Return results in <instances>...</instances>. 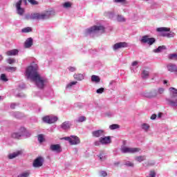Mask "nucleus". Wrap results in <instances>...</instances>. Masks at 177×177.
Returning <instances> with one entry per match:
<instances>
[{
	"instance_id": "1",
	"label": "nucleus",
	"mask_w": 177,
	"mask_h": 177,
	"mask_svg": "<svg viewBox=\"0 0 177 177\" xmlns=\"http://www.w3.org/2000/svg\"><path fill=\"white\" fill-rule=\"evenodd\" d=\"M26 75L28 78H30V80L32 81V82H35L39 89H44V88H45L46 79L42 77L41 75L38 73L37 67L32 66H28L26 69Z\"/></svg>"
},
{
	"instance_id": "2",
	"label": "nucleus",
	"mask_w": 177,
	"mask_h": 177,
	"mask_svg": "<svg viewBox=\"0 0 177 177\" xmlns=\"http://www.w3.org/2000/svg\"><path fill=\"white\" fill-rule=\"evenodd\" d=\"M52 15H55L53 10L46 11L45 13H33L31 15H27L25 17L26 20H44V19H49Z\"/></svg>"
},
{
	"instance_id": "3",
	"label": "nucleus",
	"mask_w": 177,
	"mask_h": 177,
	"mask_svg": "<svg viewBox=\"0 0 177 177\" xmlns=\"http://www.w3.org/2000/svg\"><path fill=\"white\" fill-rule=\"evenodd\" d=\"M169 97L167 98L166 101L169 106L175 107V106H177V89L174 87H171L169 88Z\"/></svg>"
},
{
	"instance_id": "4",
	"label": "nucleus",
	"mask_w": 177,
	"mask_h": 177,
	"mask_svg": "<svg viewBox=\"0 0 177 177\" xmlns=\"http://www.w3.org/2000/svg\"><path fill=\"white\" fill-rule=\"evenodd\" d=\"M158 32H162V37H167V38H172L174 35L171 33V28L167 27L158 28L156 29Z\"/></svg>"
},
{
	"instance_id": "5",
	"label": "nucleus",
	"mask_w": 177,
	"mask_h": 177,
	"mask_svg": "<svg viewBox=\"0 0 177 177\" xmlns=\"http://www.w3.org/2000/svg\"><path fill=\"white\" fill-rule=\"evenodd\" d=\"M165 89L164 88H159L158 91L153 90L152 91H149L147 93H145V97H156L158 95H162L164 93Z\"/></svg>"
},
{
	"instance_id": "6",
	"label": "nucleus",
	"mask_w": 177,
	"mask_h": 177,
	"mask_svg": "<svg viewBox=\"0 0 177 177\" xmlns=\"http://www.w3.org/2000/svg\"><path fill=\"white\" fill-rule=\"evenodd\" d=\"M97 31H102L104 32V26H94L86 30V34H92V32H97Z\"/></svg>"
},
{
	"instance_id": "7",
	"label": "nucleus",
	"mask_w": 177,
	"mask_h": 177,
	"mask_svg": "<svg viewBox=\"0 0 177 177\" xmlns=\"http://www.w3.org/2000/svg\"><path fill=\"white\" fill-rule=\"evenodd\" d=\"M42 121L46 124H55L57 121V117L46 115L42 118Z\"/></svg>"
},
{
	"instance_id": "8",
	"label": "nucleus",
	"mask_w": 177,
	"mask_h": 177,
	"mask_svg": "<svg viewBox=\"0 0 177 177\" xmlns=\"http://www.w3.org/2000/svg\"><path fill=\"white\" fill-rule=\"evenodd\" d=\"M26 131L27 130L26 128L21 127L19 132L13 133L11 136L13 138V139H20V138H21V136H23Z\"/></svg>"
},
{
	"instance_id": "9",
	"label": "nucleus",
	"mask_w": 177,
	"mask_h": 177,
	"mask_svg": "<svg viewBox=\"0 0 177 177\" xmlns=\"http://www.w3.org/2000/svg\"><path fill=\"white\" fill-rule=\"evenodd\" d=\"M44 158L41 156L37 157L36 159H35L32 163L34 168H41V167L44 165Z\"/></svg>"
},
{
	"instance_id": "10",
	"label": "nucleus",
	"mask_w": 177,
	"mask_h": 177,
	"mask_svg": "<svg viewBox=\"0 0 177 177\" xmlns=\"http://www.w3.org/2000/svg\"><path fill=\"white\" fill-rule=\"evenodd\" d=\"M141 42L143 44H148V45H153L156 42V39L154 37H149V36L145 35L142 37Z\"/></svg>"
},
{
	"instance_id": "11",
	"label": "nucleus",
	"mask_w": 177,
	"mask_h": 177,
	"mask_svg": "<svg viewBox=\"0 0 177 177\" xmlns=\"http://www.w3.org/2000/svg\"><path fill=\"white\" fill-rule=\"evenodd\" d=\"M122 153H131L133 154V153H138L140 151V148H131V147H123L122 149Z\"/></svg>"
},
{
	"instance_id": "12",
	"label": "nucleus",
	"mask_w": 177,
	"mask_h": 177,
	"mask_svg": "<svg viewBox=\"0 0 177 177\" xmlns=\"http://www.w3.org/2000/svg\"><path fill=\"white\" fill-rule=\"evenodd\" d=\"M50 150L51 151H55L56 153H62V151H63V149H62V146L59 144L51 145L50 146Z\"/></svg>"
},
{
	"instance_id": "13",
	"label": "nucleus",
	"mask_w": 177,
	"mask_h": 177,
	"mask_svg": "<svg viewBox=\"0 0 177 177\" xmlns=\"http://www.w3.org/2000/svg\"><path fill=\"white\" fill-rule=\"evenodd\" d=\"M128 46V44L127 42H119L116 43L113 45V50H117L118 49H121V48H127Z\"/></svg>"
},
{
	"instance_id": "14",
	"label": "nucleus",
	"mask_w": 177,
	"mask_h": 177,
	"mask_svg": "<svg viewBox=\"0 0 177 177\" xmlns=\"http://www.w3.org/2000/svg\"><path fill=\"white\" fill-rule=\"evenodd\" d=\"M21 0H19L17 4H16V8L17 10L18 15H20V16H23L24 14V9L21 8Z\"/></svg>"
},
{
	"instance_id": "15",
	"label": "nucleus",
	"mask_w": 177,
	"mask_h": 177,
	"mask_svg": "<svg viewBox=\"0 0 177 177\" xmlns=\"http://www.w3.org/2000/svg\"><path fill=\"white\" fill-rule=\"evenodd\" d=\"M92 135L94 138H100V136H104V130L100 129L92 132Z\"/></svg>"
},
{
	"instance_id": "16",
	"label": "nucleus",
	"mask_w": 177,
	"mask_h": 177,
	"mask_svg": "<svg viewBox=\"0 0 177 177\" xmlns=\"http://www.w3.org/2000/svg\"><path fill=\"white\" fill-rule=\"evenodd\" d=\"M80 138H78L77 136H71L70 145L72 146L74 145H80Z\"/></svg>"
},
{
	"instance_id": "17",
	"label": "nucleus",
	"mask_w": 177,
	"mask_h": 177,
	"mask_svg": "<svg viewBox=\"0 0 177 177\" xmlns=\"http://www.w3.org/2000/svg\"><path fill=\"white\" fill-rule=\"evenodd\" d=\"M111 142V138L110 136H106L100 138V142L102 145H109Z\"/></svg>"
},
{
	"instance_id": "18",
	"label": "nucleus",
	"mask_w": 177,
	"mask_h": 177,
	"mask_svg": "<svg viewBox=\"0 0 177 177\" xmlns=\"http://www.w3.org/2000/svg\"><path fill=\"white\" fill-rule=\"evenodd\" d=\"M33 40L32 37L28 38L24 43V48H31L32 46Z\"/></svg>"
},
{
	"instance_id": "19",
	"label": "nucleus",
	"mask_w": 177,
	"mask_h": 177,
	"mask_svg": "<svg viewBox=\"0 0 177 177\" xmlns=\"http://www.w3.org/2000/svg\"><path fill=\"white\" fill-rule=\"evenodd\" d=\"M168 71L170 73H176L177 71V66L174 64H169L167 66Z\"/></svg>"
},
{
	"instance_id": "20",
	"label": "nucleus",
	"mask_w": 177,
	"mask_h": 177,
	"mask_svg": "<svg viewBox=\"0 0 177 177\" xmlns=\"http://www.w3.org/2000/svg\"><path fill=\"white\" fill-rule=\"evenodd\" d=\"M20 154H21V151H18L17 152H14L12 153H10L8 155V158L10 160H12V158H16V157L20 156Z\"/></svg>"
},
{
	"instance_id": "21",
	"label": "nucleus",
	"mask_w": 177,
	"mask_h": 177,
	"mask_svg": "<svg viewBox=\"0 0 177 177\" xmlns=\"http://www.w3.org/2000/svg\"><path fill=\"white\" fill-rule=\"evenodd\" d=\"M70 127H71V124L69 121H66L61 124L62 129H70Z\"/></svg>"
},
{
	"instance_id": "22",
	"label": "nucleus",
	"mask_w": 177,
	"mask_h": 177,
	"mask_svg": "<svg viewBox=\"0 0 177 177\" xmlns=\"http://www.w3.org/2000/svg\"><path fill=\"white\" fill-rule=\"evenodd\" d=\"M19 53V50L17 49L9 50L6 53L8 56H16Z\"/></svg>"
},
{
	"instance_id": "23",
	"label": "nucleus",
	"mask_w": 177,
	"mask_h": 177,
	"mask_svg": "<svg viewBox=\"0 0 177 177\" xmlns=\"http://www.w3.org/2000/svg\"><path fill=\"white\" fill-rule=\"evenodd\" d=\"M73 78L77 80V81H82V80H84V75L81 73H75L73 75Z\"/></svg>"
},
{
	"instance_id": "24",
	"label": "nucleus",
	"mask_w": 177,
	"mask_h": 177,
	"mask_svg": "<svg viewBox=\"0 0 177 177\" xmlns=\"http://www.w3.org/2000/svg\"><path fill=\"white\" fill-rule=\"evenodd\" d=\"M165 49H167V47H165V46H160L158 48L153 50V52L155 53H160V52H161V50H164Z\"/></svg>"
},
{
	"instance_id": "25",
	"label": "nucleus",
	"mask_w": 177,
	"mask_h": 177,
	"mask_svg": "<svg viewBox=\"0 0 177 177\" xmlns=\"http://www.w3.org/2000/svg\"><path fill=\"white\" fill-rule=\"evenodd\" d=\"M91 81L92 82H100V77L97 75H93L91 76Z\"/></svg>"
},
{
	"instance_id": "26",
	"label": "nucleus",
	"mask_w": 177,
	"mask_h": 177,
	"mask_svg": "<svg viewBox=\"0 0 177 177\" xmlns=\"http://www.w3.org/2000/svg\"><path fill=\"white\" fill-rule=\"evenodd\" d=\"M135 160L138 162H142V161H145V160H146V156H136L135 158Z\"/></svg>"
},
{
	"instance_id": "27",
	"label": "nucleus",
	"mask_w": 177,
	"mask_h": 177,
	"mask_svg": "<svg viewBox=\"0 0 177 177\" xmlns=\"http://www.w3.org/2000/svg\"><path fill=\"white\" fill-rule=\"evenodd\" d=\"M169 60H177V54H170L168 55Z\"/></svg>"
},
{
	"instance_id": "28",
	"label": "nucleus",
	"mask_w": 177,
	"mask_h": 177,
	"mask_svg": "<svg viewBox=\"0 0 177 177\" xmlns=\"http://www.w3.org/2000/svg\"><path fill=\"white\" fill-rule=\"evenodd\" d=\"M32 31V28L30 27H26L21 30V32H31Z\"/></svg>"
},
{
	"instance_id": "29",
	"label": "nucleus",
	"mask_w": 177,
	"mask_h": 177,
	"mask_svg": "<svg viewBox=\"0 0 177 177\" xmlns=\"http://www.w3.org/2000/svg\"><path fill=\"white\" fill-rule=\"evenodd\" d=\"M142 128L144 129V131H149V129L150 128V125L148 124L144 123L142 124Z\"/></svg>"
},
{
	"instance_id": "30",
	"label": "nucleus",
	"mask_w": 177,
	"mask_h": 177,
	"mask_svg": "<svg viewBox=\"0 0 177 177\" xmlns=\"http://www.w3.org/2000/svg\"><path fill=\"white\" fill-rule=\"evenodd\" d=\"M113 2L115 3H122V5H125V3H127V0H113Z\"/></svg>"
},
{
	"instance_id": "31",
	"label": "nucleus",
	"mask_w": 177,
	"mask_h": 177,
	"mask_svg": "<svg viewBox=\"0 0 177 177\" xmlns=\"http://www.w3.org/2000/svg\"><path fill=\"white\" fill-rule=\"evenodd\" d=\"M99 176L100 177H106L107 176V171H101L99 172Z\"/></svg>"
},
{
	"instance_id": "32",
	"label": "nucleus",
	"mask_w": 177,
	"mask_h": 177,
	"mask_svg": "<svg viewBox=\"0 0 177 177\" xmlns=\"http://www.w3.org/2000/svg\"><path fill=\"white\" fill-rule=\"evenodd\" d=\"M30 176V173L28 171L24 172L18 176V177H28Z\"/></svg>"
},
{
	"instance_id": "33",
	"label": "nucleus",
	"mask_w": 177,
	"mask_h": 177,
	"mask_svg": "<svg viewBox=\"0 0 177 177\" xmlns=\"http://www.w3.org/2000/svg\"><path fill=\"white\" fill-rule=\"evenodd\" d=\"M142 78H147V77H149V71H142Z\"/></svg>"
},
{
	"instance_id": "34",
	"label": "nucleus",
	"mask_w": 177,
	"mask_h": 177,
	"mask_svg": "<svg viewBox=\"0 0 177 177\" xmlns=\"http://www.w3.org/2000/svg\"><path fill=\"white\" fill-rule=\"evenodd\" d=\"M7 62L8 64H13V63H16V59L14 58H9L7 59Z\"/></svg>"
},
{
	"instance_id": "35",
	"label": "nucleus",
	"mask_w": 177,
	"mask_h": 177,
	"mask_svg": "<svg viewBox=\"0 0 177 177\" xmlns=\"http://www.w3.org/2000/svg\"><path fill=\"white\" fill-rule=\"evenodd\" d=\"M117 20L120 22L125 21V19L122 17V15H118Z\"/></svg>"
},
{
	"instance_id": "36",
	"label": "nucleus",
	"mask_w": 177,
	"mask_h": 177,
	"mask_svg": "<svg viewBox=\"0 0 177 177\" xmlns=\"http://www.w3.org/2000/svg\"><path fill=\"white\" fill-rule=\"evenodd\" d=\"M1 81L6 82L8 81V77H6V75H5L4 73L1 74Z\"/></svg>"
},
{
	"instance_id": "37",
	"label": "nucleus",
	"mask_w": 177,
	"mask_h": 177,
	"mask_svg": "<svg viewBox=\"0 0 177 177\" xmlns=\"http://www.w3.org/2000/svg\"><path fill=\"white\" fill-rule=\"evenodd\" d=\"M110 129H118L120 128V125L118 124H112L109 126Z\"/></svg>"
},
{
	"instance_id": "38",
	"label": "nucleus",
	"mask_w": 177,
	"mask_h": 177,
	"mask_svg": "<svg viewBox=\"0 0 177 177\" xmlns=\"http://www.w3.org/2000/svg\"><path fill=\"white\" fill-rule=\"evenodd\" d=\"M6 71H16L17 68L16 67L10 66V67L6 68Z\"/></svg>"
},
{
	"instance_id": "39",
	"label": "nucleus",
	"mask_w": 177,
	"mask_h": 177,
	"mask_svg": "<svg viewBox=\"0 0 177 177\" xmlns=\"http://www.w3.org/2000/svg\"><path fill=\"white\" fill-rule=\"evenodd\" d=\"M86 120V118H85V116H80L78 120H77V122H84V121H85Z\"/></svg>"
},
{
	"instance_id": "40",
	"label": "nucleus",
	"mask_w": 177,
	"mask_h": 177,
	"mask_svg": "<svg viewBox=\"0 0 177 177\" xmlns=\"http://www.w3.org/2000/svg\"><path fill=\"white\" fill-rule=\"evenodd\" d=\"M37 139H38V141L39 142V143H42V142H44V136H42V134H39L37 136Z\"/></svg>"
},
{
	"instance_id": "41",
	"label": "nucleus",
	"mask_w": 177,
	"mask_h": 177,
	"mask_svg": "<svg viewBox=\"0 0 177 177\" xmlns=\"http://www.w3.org/2000/svg\"><path fill=\"white\" fill-rule=\"evenodd\" d=\"M104 153H103V151H101L100 153L99 154L98 157L100 160V161H103V160H105L106 158L103 156Z\"/></svg>"
},
{
	"instance_id": "42",
	"label": "nucleus",
	"mask_w": 177,
	"mask_h": 177,
	"mask_svg": "<svg viewBox=\"0 0 177 177\" xmlns=\"http://www.w3.org/2000/svg\"><path fill=\"white\" fill-rule=\"evenodd\" d=\"M73 85H77V82H71L68 84H67L66 88H71Z\"/></svg>"
},
{
	"instance_id": "43",
	"label": "nucleus",
	"mask_w": 177,
	"mask_h": 177,
	"mask_svg": "<svg viewBox=\"0 0 177 177\" xmlns=\"http://www.w3.org/2000/svg\"><path fill=\"white\" fill-rule=\"evenodd\" d=\"M28 1L31 3V5H38V1L35 0H28Z\"/></svg>"
},
{
	"instance_id": "44",
	"label": "nucleus",
	"mask_w": 177,
	"mask_h": 177,
	"mask_svg": "<svg viewBox=\"0 0 177 177\" xmlns=\"http://www.w3.org/2000/svg\"><path fill=\"white\" fill-rule=\"evenodd\" d=\"M64 8H71V3L70 2L64 3Z\"/></svg>"
},
{
	"instance_id": "45",
	"label": "nucleus",
	"mask_w": 177,
	"mask_h": 177,
	"mask_svg": "<svg viewBox=\"0 0 177 177\" xmlns=\"http://www.w3.org/2000/svg\"><path fill=\"white\" fill-rule=\"evenodd\" d=\"M62 140H68V142L70 143L71 142V136L70 137L62 138Z\"/></svg>"
},
{
	"instance_id": "46",
	"label": "nucleus",
	"mask_w": 177,
	"mask_h": 177,
	"mask_svg": "<svg viewBox=\"0 0 177 177\" xmlns=\"http://www.w3.org/2000/svg\"><path fill=\"white\" fill-rule=\"evenodd\" d=\"M103 92H104V88H100L96 91L97 93H103Z\"/></svg>"
},
{
	"instance_id": "47",
	"label": "nucleus",
	"mask_w": 177,
	"mask_h": 177,
	"mask_svg": "<svg viewBox=\"0 0 177 177\" xmlns=\"http://www.w3.org/2000/svg\"><path fill=\"white\" fill-rule=\"evenodd\" d=\"M147 177H156V171H151L149 174V176H147Z\"/></svg>"
},
{
	"instance_id": "48",
	"label": "nucleus",
	"mask_w": 177,
	"mask_h": 177,
	"mask_svg": "<svg viewBox=\"0 0 177 177\" xmlns=\"http://www.w3.org/2000/svg\"><path fill=\"white\" fill-rule=\"evenodd\" d=\"M69 71H71V73H74V71H75V67L74 66H70L68 68Z\"/></svg>"
},
{
	"instance_id": "49",
	"label": "nucleus",
	"mask_w": 177,
	"mask_h": 177,
	"mask_svg": "<svg viewBox=\"0 0 177 177\" xmlns=\"http://www.w3.org/2000/svg\"><path fill=\"white\" fill-rule=\"evenodd\" d=\"M125 165H127V167H133V163L132 162H127L125 163Z\"/></svg>"
},
{
	"instance_id": "50",
	"label": "nucleus",
	"mask_w": 177,
	"mask_h": 177,
	"mask_svg": "<svg viewBox=\"0 0 177 177\" xmlns=\"http://www.w3.org/2000/svg\"><path fill=\"white\" fill-rule=\"evenodd\" d=\"M139 62L138 61H134L133 62V63L131 64V66H133V67H135V66H136L137 64H138Z\"/></svg>"
},
{
	"instance_id": "51",
	"label": "nucleus",
	"mask_w": 177,
	"mask_h": 177,
	"mask_svg": "<svg viewBox=\"0 0 177 177\" xmlns=\"http://www.w3.org/2000/svg\"><path fill=\"white\" fill-rule=\"evenodd\" d=\"M156 118H157V115H156V114H153L151 116V120H156Z\"/></svg>"
},
{
	"instance_id": "52",
	"label": "nucleus",
	"mask_w": 177,
	"mask_h": 177,
	"mask_svg": "<svg viewBox=\"0 0 177 177\" xmlns=\"http://www.w3.org/2000/svg\"><path fill=\"white\" fill-rule=\"evenodd\" d=\"M95 146H100V141H95L94 142Z\"/></svg>"
},
{
	"instance_id": "53",
	"label": "nucleus",
	"mask_w": 177,
	"mask_h": 177,
	"mask_svg": "<svg viewBox=\"0 0 177 177\" xmlns=\"http://www.w3.org/2000/svg\"><path fill=\"white\" fill-rule=\"evenodd\" d=\"M151 165H154V163L148 162V163L147 164V167H151Z\"/></svg>"
},
{
	"instance_id": "54",
	"label": "nucleus",
	"mask_w": 177,
	"mask_h": 177,
	"mask_svg": "<svg viewBox=\"0 0 177 177\" xmlns=\"http://www.w3.org/2000/svg\"><path fill=\"white\" fill-rule=\"evenodd\" d=\"M15 106H16V104H12L10 105V107H11L12 109H15Z\"/></svg>"
},
{
	"instance_id": "55",
	"label": "nucleus",
	"mask_w": 177,
	"mask_h": 177,
	"mask_svg": "<svg viewBox=\"0 0 177 177\" xmlns=\"http://www.w3.org/2000/svg\"><path fill=\"white\" fill-rule=\"evenodd\" d=\"M161 115H162V113H159L158 114V118H161Z\"/></svg>"
},
{
	"instance_id": "56",
	"label": "nucleus",
	"mask_w": 177,
	"mask_h": 177,
	"mask_svg": "<svg viewBox=\"0 0 177 177\" xmlns=\"http://www.w3.org/2000/svg\"><path fill=\"white\" fill-rule=\"evenodd\" d=\"M163 84H168V80H164V81H163Z\"/></svg>"
},
{
	"instance_id": "57",
	"label": "nucleus",
	"mask_w": 177,
	"mask_h": 177,
	"mask_svg": "<svg viewBox=\"0 0 177 177\" xmlns=\"http://www.w3.org/2000/svg\"><path fill=\"white\" fill-rule=\"evenodd\" d=\"M0 60H3V57L2 55H0Z\"/></svg>"
},
{
	"instance_id": "58",
	"label": "nucleus",
	"mask_w": 177,
	"mask_h": 177,
	"mask_svg": "<svg viewBox=\"0 0 177 177\" xmlns=\"http://www.w3.org/2000/svg\"><path fill=\"white\" fill-rule=\"evenodd\" d=\"M115 165H120V162H115Z\"/></svg>"
},
{
	"instance_id": "59",
	"label": "nucleus",
	"mask_w": 177,
	"mask_h": 177,
	"mask_svg": "<svg viewBox=\"0 0 177 177\" xmlns=\"http://www.w3.org/2000/svg\"><path fill=\"white\" fill-rule=\"evenodd\" d=\"M25 2H26V3H27V0H24Z\"/></svg>"
},
{
	"instance_id": "60",
	"label": "nucleus",
	"mask_w": 177,
	"mask_h": 177,
	"mask_svg": "<svg viewBox=\"0 0 177 177\" xmlns=\"http://www.w3.org/2000/svg\"><path fill=\"white\" fill-rule=\"evenodd\" d=\"M0 99H1V96H0Z\"/></svg>"
}]
</instances>
